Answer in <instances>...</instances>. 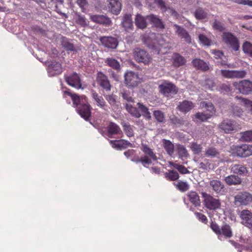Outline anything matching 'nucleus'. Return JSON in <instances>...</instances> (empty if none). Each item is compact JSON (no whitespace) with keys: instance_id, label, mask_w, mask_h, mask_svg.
<instances>
[{"instance_id":"obj_1","label":"nucleus","mask_w":252,"mask_h":252,"mask_svg":"<svg viewBox=\"0 0 252 252\" xmlns=\"http://www.w3.org/2000/svg\"><path fill=\"white\" fill-rule=\"evenodd\" d=\"M145 44L149 49L155 51L158 54H165L171 48L170 43L166 42L162 37H159L151 42L150 39H147L145 40Z\"/></svg>"},{"instance_id":"obj_2","label":"nucleus","mask_w":252,"mask_h":252,"mask_svg":"<svg viewBox=\"0 0 252 252\" xmlns=\"http://www.w3.org/2000/svg\"><path fill=\"white\" fill-rule=\"evenodd\" d=\"M231 149L232 154L237 157L246 158L252 155V145H233Z\"/></svg>"},{"instance_id":"obj_3","label":"nucleus","mask_w":252,"mask_h":252,"mask_svg":"<svg viewBox=\"0 0 252 252\" xmlns=\"http://www.w3.org/2000/svg\"><path fill=\"white\" fill-rule=\"evenodd\" d=\"M201 194L204 198V205L208 209L215 210L220 208L221 204L219 199L205 192H202Z\"/></svg>"},{"instance_id":"obj_4","label":"nucleus","mask_w":252,"mask_h":252,"mask_svg":"<svg viewBox=\"0 0 252 252\" xmlns=\"http://www.w3.org/2000/svg\"><path fill=\"white\" fill-rule=\"evenodd\" d=\"M232 85L236 90L243 94H248L252 92V82L249 80L234 82Z\"/></svg>"},{"instance_id":"obj_5","label":"nucleus","mask_w":252,"mask_h":252,"mask_svg":"<svg viewBox=\"0 0 252 252\" xmlns=\"http://www.w3.org/2000/svg\"><path fill=\"white\" fill-rule=\"evenodd\" d=\"M219 128L226 133L235 132L241 128L236 122L228 119L223 120L220 124Z\"/></svg>"},{"instance_id":"obj_6","label":"nucleus","mask_w":252,"mask_h":252,"mask_svg":"<svg viewBox=\"0 0 252 252\" xmlns=\"http://www.w3.org/2000/svg\"><path fill=\"white\" fill-rule=\"evenodd\" d=\"M222 40L228 45H229L234 51L239 49V43L237 38L231 32H224L222 35Z\"/></svg>"},{"instance_id":"obj_7","label":"nucleus","mask_w":252,"mask_h":252,"mask_svg":"<svg viewBox=\"0 0 252 252\" xmlns=\"http://www.w3.org/2000/svg\"><path fill=\"white\" fill-rule=\"evenodd\" d=\"M135 60L138 63L148 64L152 60L149 54L145 50L136 48L133 52Z\"/></svg>"},{"instance_id":"obj_8","label":"nucleus","mask_w":252,"mask_h":252,"mask_svg":"<svg viewBox=\"0 0 252 252\" xmlns=\"http://www.w3.org/2000/svg\"><path fill=\"white\" fill-rule=\"evenodd\" d=\"M158 88L159 92L167 97L170 94H176L178 92V88L174 84L166 81L160 84Z\"/></svg>"},{"instance_id":"obj_9","label":"nucleus","mask_w":252,"mask_h":252,"mask_svg":"<svg viewBox=\"0 0 252 252\" xmlns=\"http://www.w3.org/2000/svg\"><path fill=\"white\" fill-rule=\"evenodd\" d=\"M125 83L128 88H134L141 82L138 75L133 71H127L125 74Z\"/></svg>"},{"instance_id":"obj_10","label":"nucleus","mask_w":252,"mask_h":252,"mask_svg":"<svg viewBox=\"0 0 252 252\" xmlns=\"http://www.w3.org/2000/svg\"><path fill=\"white\" fill-rule=\"evenodd\" d=\"M236 205H247L252 202V194L247 191L239 192L234 197Z\"/></svg>"},{"instance_id":"obj_11","label":"nucleus","mask_w":252,"mask_h":252,"mask_svg":"<svg viewBox=\"0 0 252 252\" xmlns=\"http://www.w3.org/2000/svg\"><path fill=\"white\" fill-rule=\"evenodd\" d=\"M76 110L78 113L85 120L88 121L91 116V107L87 100L85 102L77 106Z\"/></svg>"},{"instance_id":"obj_12","label":"nucleus","mask_w":252,"mask_h":252,"mask_svg":"<svg viewBox=\"0 0 252 252\" xmlns=\"http://www.w3.org/2000/svg\"><path fill=\"white\" fill-rule=\"evenodd\" d=\"M96 81L97 84L106 92L111 90L112 86L108 77L103 72L99 71L97 72L96 77Z\"/></svg>"},{"instance_id":"obj_13","label":"nucleus","mask_w":252,"mask_h":252,"mask_svg":"<svg viewBox=\"0 0 252 252\" xmlns=\"http://www.w3.org/2000/svg\"><path fill=\"white\" fill-rule=\"evenodd\" d=\"M241 223L250 229H252V213L248 210H242L240 214Z\"/></svg>"},{"instance_id":"obj_14","label":"nucleus","mask_w":252,"mask_h":252,"mask_svg":"<svg viewBox=\"0 0 252 252\" xmlns=\"http://www.w3.org/2000/svg\"><path fill=\"white\" fill-rule=\"evenodd\" d=\"M48 72L52 76L61 74L63 72L61 64L56 61L48 62Z\"/></svg>"},{"instance_id":"obj_15","label":"nucleus","mask_w":252,"mask_h":252,"mask_svg":"<svg viewBox=\"0 0 252 252\" xmlns=\"http://www.w3.org/2000/svg\"><path fill=\"white\" fill-rule=\"evenodd\" d=\"M100 41L103 46L109 49H115L118 45L117 38L112 36L101 37Z\"/></svg>"},{"instance_id":"obj_16","label":"nucleus","mask_w":252,"mask_h":252,"mask_svg":"<svg viewBox=\"0 0 252 252\" xmlns=\"http://www.w3.org/2000/svg\"><path fill=\"white\" fill-rule=\"evenodd\" d=\"M65 80L66 83L70 86L77 89L81 88L82 84L78 75L75 73H73L71 75L65 77Z\"/></svg>"},{"instance_id":"obj_17","label":"nucleus","mask_w":252,"mask_h":252,"mask_svg":"<svg viewBox=\"0 0 252 252\" xmlns=\"http://www.w3.org/2000/svg\"><path fill=\"white\" fill-rule=\"evenodd\" d=\"M210 186L213 190L217 194L222 195L225 192L223 184L219 180H212L209 182Z\"/></svg>"},{"instance_id":"obj_18","label":"nucleus","mask_w":252,"mask_h":252,"mask_svg":"<svg viewBox=\"0 0 252 252\" xmlns=\"http://www.w3.org/2000/svg\"><path fill=\"white\" fill-rule=\"evenodd\" d=\"M174 28L175 30L176 33L180 37L183 38L186 43H191V38L187 30L177 24L174 25Z\"/></svg>"},{"instance_id":"obj_19","label":"nucleus","mask_w":252,"mask_h":252,"mask_svg":"<svg viewBox=\"0 0 252 252\" xmlns=\"http://www.w3.org/2000/svg\"><path fill=\"white\" fill-rule=\"evenodd\" d=\"M172 63L175 67H179L187 63L186 59L178 53H174L171 57Z\"/></svg>"},{"instance_id":"obj_20","label":"nucleus","mask_w":252,"mask_h":252,"mask_svg":"<svg viewBox=\"0 0 252 252\" xmlns=\"http://www.w3.org/2000/svg\"><path fill=\"white\" fill-rule=\"evenodd\" d=\"M91 19L92 21L103 25L105 26H110L112 22L109 18L103 15H94L91 16Z\"/></svg>"},{"instance_id":"obj_21","label":"nucleus","mask_w":252,"mask_h":252,"mask_svg":"<svg viewBox=\"0 0 252 252\" xmlns=\"http://www.w3.org/2000/svg\"><path fill=\"white\" fill-rule=\"evenodd\" d=\"M110 143L113 148H116L118 150L126 149L128 147H133V145L131 143L125 139L110 140Z\"/></svg>"},{"instance_id":"obj_22","label":"nucleus","mask_w":252,"mask_h":252,"mask_svg":"<svg viewBox=\"0 0 252 252\" xmlns=\"http://www.w3.org/2000/svg\"><path fill=\"white\" fill-rule=\"evenodd\" d=\"M108 8L114 14L118 15L122 9V4L120 0H108Z\"/></svg>"},{"instance_id":"obj_23","label":"nucleus","mask_w":252,"mask_h":252,"mask_svg":"<svg viewBox=\"0 0 252 252\" xmlns=\"http://www.w3.org/2000/svg\"><path fill=\"white\" fill-rule=\"evenodd\" d=\"M194 107V104L192 101L185 100L179 103L177 109L184 113H187Z\"/></svg>"},{"instance_id":"obj_24","label":"nucleus","mask_w":252,"mask_h":252,"mask_svg":"<svg viewBox=\"0 0 252 252\" xmlns=\"http://www.w3.org/2000/svg\"><path fill=\"white\" fill-rule=\"evenodd\" d=\"M141 150L145 154L144 157H147L151 161H156L158 159L156 153L153 149L150 148L147 144H142Z\"/></svg>"},{"instance_id":"obj_25","label":"nucleus","mask_w":252,"mask_h":252,"mask_svg":"<svg viewBox=\"0 0 252 252\" xmlns=\"http://www.w3.org/2000/svg\"><path fill=\"white\" fill-rule=\"evenodd\" d=\"M189 201L195 206L197 207L200 205V197L197 193L194 191H190L187 194Z\"/></svg>"},{"instance_id":"obj_26","label":"nucleus","mask_w":252,"mask_h":252,"mask_svg":"<svg viewBox=\"0 0 252 252\" xmlns=\"http://www.w3.org/2000/svg\"><path fill=\"white\" fill-rule=\"evenodd\" d=\"M231 171L234 174L245 175L248 172L247 168L241 164H233L230 167Z\"/></svg>"},{"instance_id":"obj_27","label":"nucleus","mask_w":252,"mask_h":252,"mask_svg":"<svg viewBox=\"0 0 252 252\" xmlns=\"http://www.w3.org/2000/svg\"><path fill=\"white\" fill-rule=\"evenodd\" d=\"M205 155L208 158H219L220 151L214 146H210L206 149Z\"/></svg>"},{"instance_id":"obj_28","label":"nucleus","mask_w":252,"mask_h":252,"mask_svg":"<svg viewBox=\"0 0 252 252\" xmlns=\"http://www.w3.org/2000/svg\"><path fill=\"white\" fill-rule=\"evenodd\" d=\"M192 65L197 69H200L203 71L209 70V67L208 64L203 60L200 59H195L192 61Z\"/></svg>"},{"instance_id":"obj_29","label":"nucleus","mask_w":252,"mask_h":252,"mask_svg":"<svg viewBox=\"0 0 252 252\" xmlns=\"http://www.w3.org/2000/svg\"><path fill=\"white\" fill-rule=\"evenodd\" d=\"M147 18L152 22L154 25L157 28L160 29H164V25L161 20L158 16L151 14L147 16Z\"/></svg>"},{"instance_id":"obj_30","label":"nucleus","mask_w":252,"mask_h":252,"mask_svg":"<svg viewBox=\"0 0 252 252\" xmlns=\"http://www.w3.org/2000/svg\"><path fill=\"white\" fill-rule=\"evenodd\" d=\"M226 184L229 186L239 185L242 182L241 179L238 176L231 175L224 178Z\"/></svg>"},{"instance_id":"obj_31","label":"nucleus","mask_w":252,"mask_h":252,"mask_svg":"<svg viewBox=\"0 0 252 252\" xmlns=\"http://www.w3.org/2000/svg\"><path fill=\"white\" fill-rule=\"evenodd\" d=\"M123 26L125 28V30L128 31L131 30L133 28V22L132 21L131 16L130 14H126L123 18L122 22Z\"/></svg>"},{"instance_id":"obj_32","label":"nucleus","mask_w":252,"mask_h":252,"mask_svg":"<svg viewBox=\"0 0 252 252\" xmlns=\"http://www.w3.org/2000/svg\"><path fill=\"white\" fill-rule=\"evenodd\" d=\"M105 63L107 65L117 71H118L121 69L120 63L117 60L114 58H106V59L105 60Z\"/></svg>"},{"instance_id":"obj_33","label":"nucleus","mask_w":252,"mask_h":252,"mask_svg":"<svg viewBox=\"0 0 252 252\" xmlns=\"http://www.w3.org/2000/svg\"><path fill=\"white\" fill-rule=\"evenodd\" d=\"M135 23L138 28L141 29H145L147 26L145 18L139 14L136 15Z\"/></svg>"},{"instance_id":"obj_34","label":"nucleus","mask_w":252,"mask_h":252,"mask_svg":"<svg viewBox=\"0 0 252 252\" xmlns=\"http://www.w3.org/2000/svg\"><path fill=\"white\" fill-rule=\"evenodd\" d=\"M109 135H115L120 133L122 130L120 126L114 122H110L107 126Z\"/></svg>"},{"instance_id":"obj_35","label":"nucleus","mask_w":252,"mask_h":252,"mask_svg":"<svg viewBox=\"0 0 252 252\" xmlns=\"http://www.w3.org/2000/svg\"><path fill=\"white\" fill-rule=\"evenodd\" d=\"M92 97L96 101V105L100 108L104 109V107L106 105V103L102 96L99 95L95 91L92 92Z\"/></svg>"},{"instance_id":"obj_36","label":"nucleus","mask_w":252,"mask_h":252,"mask_svg":"<svg viewBox=\"0 0 252 252\" xmlns=\"http://www.w3.org/2000/svg\"><path fill=\"white\" fill-rule=\"evenodd\" d=\"M73 102L74 106L77 108L80 104L85 102L87 100V97L84 95L80 96L76 94L71 97Z\"/></svg>"},{"instance_id":"obj_37","label":"nucleus","mask_w":252,"mask_h":252,"mask_svg":"<svg viewBox=\"0 0 252 252\" xmlns=\"http://www.w3.org/2000/svg\"><path fill=\"white\" fill-rule=\"evenodd\" d=\"M121 124L123 127V130L127 136L131 137L134 136V129L135 128L134 126H131L125 122H122Z\"/></svg>"},{"instance_id":"obj_38","label":"nucleus","mask_w":252,"mask_h":252,"mask_svg":"<svg viewBox=\"0 0 252 252\" xmlns=\"http://www.w3.org/2000/svg\"><path fill=\"white\" fill-rule=\"evenodd\" d=\"M200 106L202 108H205L207 109V111L208 112L207 113L208 115H210L211 117L215 114L216 112L214 105L211 102L203 101L201 102Z\"/></svg>"},{"instance_id":"obj_39","label":"nucleus","mask_w":252,"mask_h":252,"mask_svg":"<svg viewBox=\"0 0 252 252\" xmlns=\"http://www.w3.org/2000/svg\"><path fill=\"white\" fill-rule=\"evenodd\" d=\"M163 147L167 154L172 156L174 152V146L169 140L164 139L163 140Z\"/></svg>"},{"instance_id":"obj_40","label":"nucleus","mask_w":252,"mask_h":252,"mask_svg":"<svg viewBox=\"0 0 252 252\" xmlns=\"http://www.w3.org/2000/svg\"><path fill=\"white\" fill-rule=\"evenodd\" d=\"M165 178L170 181H177L179 178L178 173L175 170H169L164 174Z\"/></svg>"},{"instance_id":"obj_41","label":"nucleus","mask_w":252,"mask_h":252,"mask_svg":"<svg viewBox=\"0 0 252 252\" xmlns=\"http://www.w3.org/2000/svg\"><path fill=\"white\" fill-rule=\"evenodd\" d=\"M131 160L136 163L141 162L144 167H146V165H150L152 163V161L149 158L147 157H142L139 158L138 156L134 157L132 158Z\"/></svg>"},{"instance_id":"obj_42","label":"nucleus","mask_w":252,"mask_h":252,"mask_svg":"<svg viewBox=\"0 0 252 252\" xmlns=\"http://www.w3.org/2000/svg\"><path fill=\"white\" fill-rule=\"evenodd\" d=\"M169 164L170 166L174 167V168L178 170V171L182 174H188L189 173V171L188 169L184 165H180L179 164L176 163L173 161H169Z\"/></svg>"},{"instance_id":"obj_43","label":"nucleus","mask_w":252,"mask_h":252,"mask_svg":"<svg viewBox=\"0 0 252 252\" xmlns=\"http://www.w3.org/2000/svg\"><path fill=\"white\" fill-rule=\"evenodd\" d=\"M221 234L225 238H229L232 236V231L230 226L227 224L223 225L221 227Z\"/></svg>"},{"instance_id":"obj_44","label":"nucleus","mask_w":252,"mask_h":252,"mask_svg":"<svg viewBox=\"0 0 252 252\" xmlns=\"http://www.w3.org/2000/svg\"><path fill=\"white\" fill-rule=\"evenodd\" d=\"M177 150L178 155L180 158H186L189 156L187 150L182 145L179 144L177 145Z\"/></svg>"},{"instance_id":"obj_45","label":"nucleus","mask_w":252,"mask_h":252,"mask_svg":"<svg viewBox=\"0 0 252 252\" xmlns=\"http://www.w3.org/2000/svg\"><path fill=\"white\" fill-rule=\"evenodd\" d=\"M176 188L181 192H185L189 189V185L187 182L180 181L177 183H174Z\"/></svg>"},{"instance_id":"obj_46","label":"nucleus","mask_w":252,"mask_h":252,"mask_svg":"<svg viewBox=\"0 0 252 252\" xmlns=\"http://www.w3.org/2000/svg\"><path fill=\"white\" fill-rule=\"evenodd\" d=\"M207 15V12L201 7L197 8L194 12V16L198 20H203L206 18Z\"/></svg>"},{"instance_id":"obj_47","label":"nucleus","mask_w":252,"mask_h":252,"mask_svg":"<svg viewBox=\"0 0 252 252\" xmlns=\"http://www.w3.org/2000/svg\"><path fill=\"white\" fill-rule=\"evenodd\" d=\"M190 149L194 154L198 155L202 152V146L196 142H192L190 144Z\"/></svg>"},{"instance_id":"obj_48","label":"nucleus","mask_w":252,"mask_h":252,"mask_svg":"<svg viewBox=\"0 0 252 252\" xmlns=\"http://www.w3.org/2000/svg\"><path fill=\"white\" fill-rule=\"evenodd\" d=\"M126 110L133 116L135 118H138L141 116V114L139 113L138 109L134 107H133L130 104H126Z\"/></svg>"},{"instance_id":"obj_49","label":"nucleus","mask_w":252,"mask_h":252,"mask_svg":"<svg viewBox=\"0 0 252 252\" xmlns=\"http://www.w3.org/2000/svg\"><path fill=\"white\" fill-rule=\"evenodd\" d=\"M138 109L141 111L142 115L145 118L150 119L151 118V114L149 111L148 108L143 104L138 102L137 103Z\"/></svg>"},{"instance_id":"obj_50","label":"nucleus","mask_w":252,"mask_h":252,"mask_svg":"<svg viewBox=\"0 0 252 252\" xmlns=\"http://www.w3.org/2000/svg\"><path fill=\"white\" fill-rule=\"evenodd\" d=\"M219 91L224 94H228L232 91L231 85L228 83H222L218 86Z\"/></svg>"},{"instance_id":"obj_51","label":"nucleus","mask_w":252,"mask_h":252,"mask_svg":"<svg viewBox=\"0 0 252 252\" xmlns=\"http://www.w3.org/2000/svg\"><path fill=\"white\" fill-rule=\"evenodd\" d=\"M235 98L241 100L242 102L244 104L246 108L248 109L252 114V101L246 98L239 97L237 96L235 97Z\"/></svg>"},{"instance_id":"obj_52","label":"nucleus","mask_w":252,"mask_h":252,"mask_svg":"<svg viewBox=\"0 0 252 252\" xmlns=\"http://www.w3.org/2000/svg\"><path fill=\"white\" fill-rule=\"evenodd\" d=\"M194 117L196 119L201 122L207 121L211 118L210 115H208L207 113L200 112L196 113L194 115Z\"/></svg>"},{"instance_id":"obj_53","label":"nucleus","mask_w":252,"mask_h":252,"mask_svg":"<svg viewBox=\"0 0 252 252\" xmlns=\"http://www.w3.org/2000/svg\"><path fill=\"white\" fill-rule=\"evenodd\" d=\"M241 139L246 142H252V130H248L241 133Z\"/></svg>"},{"instance_id":"obj_54","label":"nucleus","mask_w":252,"mask_h":252,"mask_svg":"<svg viewBox=\"0 0 252 252\" xmlns=\"http://www.w3.org/2000/svg\"><path fill=\"white\" fill-rule=\"evenodd\" d=\"M62 45L64 49L67 51H74L75 50L74 45L69 42L67 39L63 40Z\"/></svg>"},{"instance_id":"obj_55","label":"nucleus","mask_w":252,"mask_h":252,"mask_svg":"<svg viewBox=\"0 0 252 252\" xmlns=\"http://www.w3.org/2000/svg\"><path fill=\"white\" fill-rule=\"evenodd\" d=\"M154 116L158 122H163L165 119L164 114L160 110H156L154 112Z\"/></svg>"},{"instance_id":"obj_56","label":"nucleus","mask_w":252,"mask_h":252,"mask_svg":"<svg viewBox=\"0 0 252 252\" xmlns=\"http://www.w3.org/2000/svg\"><path fill=\"white\" fill-rule=\"evenodd\" d=\"M243 50L246 53L248 54L252 57V44L248 41H246L243 45Z\"/></svg>"},{"instance_id":"obj_57","label":"nucleus","mask_w":252,"mask_h":252,"mask_svg":"<svg viewBox=\"0 0 252 252\" xmlns=\"http://www.w3.org/2000/svg\"><path fill=\"white\" fill-rule=\"evenodd\" d=\"M214 29L219 32H222L225 30L223 24L220 22L215 20L212 25Z\"/></svg>"},{"instance_id":"obj_58","label":"nucleus","mask_w":252,"mask_h":252,"mask_svg":"<svg viewBox=\"0 0 252 252\" xmlns=\"http://www.w3.org/2000/svg\"><path fill=\"white\" fill-rule=\"evenodd\" d=\"M199 40L201 43L204 45L209 46L211 45V40L204 34H199Z\"/></svg>"},{"instance_id":"obj_59","label":"nucleus","mask_w":252,"mask_h":252,"mask_svg":"<svg viewBox=\"0 0 252 252\" xmlns=\"http://www.w3.org/2000/svg\"><path fill=\"white\" fill-rule=\"evenodd\" d=\"M246 75V72L244 70H233L232 78H243Z\"/></svg>"},{"instance_id":"obj_60","label":"nucleus","mask_w":252,"mask_h":252,"mask_svg":"<svg viewBox=\"0 0 252 252\" xmlns=\"http://www.w3.org/2000/svg\"><path fill=\"white\" fill-rule=\"evenodd\" d=\"M154 2L157 5L160 10L164 12L167 10V6L166 5L165 1L163 0H153Z\"/></svg>"},{"instance_id":"obj_61","label":"nucleus","mask_w":252,"mask_h":252,"mask_svg":"<svg viewBox=\"0 0 252 252\" xmlns=\"http://www.w3.org/2000/svg\"><path fill=\"white\" fill-rule=\"evenodd\" d=\"M210 227L212 230L218 235H221V228L216 223L212 222L210 225Z\"/></svg>"},{"instance_id":"obj_62","label":"nucleus","mask_w":252,"mask_h":252,"mask_svg":"<svg viewBox=\"0 0 252 252\" xmlns=\"http://www.w3.org/2000/svg\"><path fill=\"white\" fill-rule=\"evenodd\" d=\"M105 98L111 105H114L116 103V96L113 94L106 95Z\"/></svg>"},{"instance_id":"obj_63","label":"nucleus","mask_w":252,"mask_h":252,"mask_svg":"<svg viewBox=\"0 0 252 252\" xmlns=\"http://www.w3.org/2000/svg\"><path fill=\"white\" fill-rule=\"evenodd\" d=\"M210 165L211 164L208 159H205L203 162H201L199 164L200 168L206 170L210 169Z\"/></svg>"},{"instance_id":"obj_64","label":"nucleus","mask_w":252,"mask_h":252,"mask_svg":"<svg viewBox=\"0 0 252 252\" xmlns=\"http://www.w3.org/2000/svg\"><path fill=\"white\" fill-rule=\"evenodd\" d=\"M221 75L224 78H232V70H220Z\"/></svg>"}]
</instances>
